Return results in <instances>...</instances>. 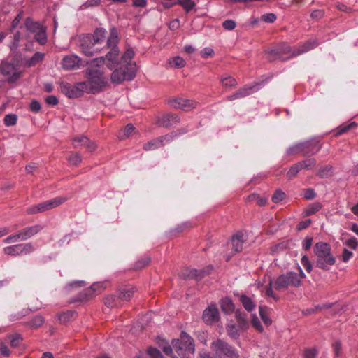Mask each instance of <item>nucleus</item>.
<instances>
[{"label":"nucleus","instance_id":"f257e3e1","mask_svg":"<svg viewBox=\"0 0 358 358\" xmlns=\"http://www.w3.org/2000/svg\"><path fill=\"white\" fill-rule=\"evenodd\" d=\"M317 45L318 42L316 39H310L307 41L293 50L288 44L282 43L279 44L275 48H273L268 52V59L270 61H273L278 58L280 59L283 55L288 53L290 54V56L288 57L287 59H290L292 57L303 54L310 50H313Z\"/></svg>","mask_w":358,"mask_h":358},{"label":"nucleus","instance_id":"f03ea898","mask_svg":"<svg viewBox=\"0 0 358 358\" xmlns=\"http://www.w3.org/2000/svg\"><path fill=\"white\" fill-rule=\"evenodd\" d=\"M299 273L289 271L279 275L274 280V289L278 291L287 290L289 287L297 288L302 285V282L306 278V274L298 266Z\"/></svg>","mask_w":358,"mask_h":358},{"label":"nucleus","instance_id":"7ed1b4c3","mask_svg":"<svg viewBox=\"0 0 358 358\" xmlns=\"http://www.w3.org/2000/svg\"><path fill=\"white\" fill-rule=\"evenodd\" d=\"M313 252L315 256V265L317 267L327 271L330 266L336 263V258L331 253V248L329 244L324 242H318L313 247Z\"/></svg>","mask_w":358,"mask_h":358},{"label":"nucleus","instance_id":"20e7f679","mask_svg":"<svg viewBox=\"0 0 358 358\" xmlns=\"http://www.w3.org/2000/svg\"><path fill=\"white\" fill-rule=\"evenodd\" d=\"M87 75V80L81 83L85 84L84 92L95 93L102 90L108 85V79L100 69H89Z\"/></svg>","mask_w":358,"mask_h":358},{"label":"nucleus","instance_id":"39448f33","mask_svg":"<svg viewBox=\"0 0 358 358\" xmlns=\"http://www.w3.org/2000/svg\"><path fill=\"white\" fill-rule=\"evenodd\" d=\"M172 346L181 358H192L195 350L194 340L185 332L181 333L180 339L173 341Z\"/></svg>","mask_w":358,"mask_h":358},{"label":"nucleus","instance_id":"423d86ee","mask_svg":"<svg viewBox=\"0 0 358 358\" xmlns=\"http://www.w3.org/2000/svg\"><path fill=\"white\" fill-rule=\"evenodd\" d=\"M214 358H238V351L228 343L217 339L211 343Z\"/></svg>","mask_w":358,"mask_h":358},{"label":"nucleus","instance_id":"0eeeda50","mask_svg":"<svg viewBox=\"0 0 358 358\" xmlns=\"http://www.w3.org/2000/svg\"><path fill=\"white\" fill-rule=\"evenodd\" d=\"M25 27L30 33L34 34V39L41 45L46 43L48 38L46 34V29L38 22L33 21L30 18H27L24 23Z\"/></svg>","mask_w":358,"mask_h":358},{"label":"nucleus","instance_id":"6e6552de","mask_svg":"<svg viewBox=\"0 0 358 358\" xmlns=\"http://www.w3.org/2000/svg\"><path fill=\"white\" fill-rule=\"evenodd\" d=\"M66 201V197L60 196L55 198L52 200L45 201L38 203L35 206H31L27 209L28 214H35L42 213L48 210L56 208L61 204L64 203Z\"/></svg>","mask_w":358,"mask_h":358},{"label":"nucleus","instance_id":"1a4fd4ad","mask_svg":"<svg viewBox=\"0 0 358 358\" xmlns=\"http://www.w3.org/2000/svg\"><path fill=\"white\" fill-rule=\"evenodd\" d=\"M134 76L135 72L129 65H122L113 71L110 80L114 84H120L124 80H131Z\"/></svg>","mask_w":358,"mask_h":358},{"label":"nucleus","instance_id":"9d476101","mask_svg":"<svg viewBox=\"0 0 358 358\" xmlns=\"http://www.w3.org/2000/svg\"><path fill=\"white\" fill-rule=\"evenodd\" d=\"M118 42V33L115 28L110 29V36L107 41L108 48L110 49V52L106 54V58L111 62H115L119 55V50L117 48Z\"/></svg>","mask_w":358,"mask_h":358},{"label":"nucleus","instance_id":"9b49d317","mask_svg":"<svg viewBox=\"0 0 358 358\" xmlns=\"http://www.w3.org/2000/svg\"><path fill=\"white\" fill-rule=\"evenodd\" d=\"M95 45L90 34L80 36L77 41V45L81 52L87 57H92L94 55L95 50L93 47Z\"/></svg>","mask_w":358,"mask_h":358},{"label":"nucleus","instance_id":"f8f14e48","mask_svg":"<svg viewBox=\"0 0 358 358\" xmlns=\"http://www.w3.org/2000/svg\"><path fill=\"white\" fill-rule=\"evenodd\" d=\"M85 83H78L74 86H71L66 82H61L59 84L61 92L69 98H77L82 95L84 92Z\"/></svg>","mask_w":358,"mask_h":358},{"label":"nucleus","instance_id":"ddd939ff","mask_svg":"<svg viewBox=\"0 0 358 358\" xmlns=\"http://www.w3.org/2000/svg\"><path fill=\"white\" fill-rule=\"evenodd\" d=\"M169 103L174 108L181 109L185 111L194 108L196 106V103L195 101L183 98L170 99L169 101Z\"/></svg>","mask_w":358,"mask_h":358},{"label":"nucleus","instance_id":"4468645a","mask_svg":"<svg viewBox=\"0 0 358 358\" xmlns=\"http://www.w3.org/2000/svg\"><path fill=\"white\" fill-rule=\"evenodd\" d=\"M62 67L66 70H73L84 66L81 59L75 55H67L62 61Z\"/></svg>","mask_w":358,"mask_h":358},{"label":"nucleus","instance_id":"2eb2a0df","mask_svg":"<svg viewBox=\"0 0 358 358\" xmlns=\"http://www.w3.org/2000/svg\"><path fill=\"white\" fill-rule=\"evenodd\" d=\"M212 269V266L207 267L206 270L201 271L187 268L182 271V276L185 278H195L196 280H200L205 275L209 274Z\"/></svg>","mask_w":358,"mask_h":358},{"label":"nucleus","instance_id":"dca6fc26","mask_svg":"<svg viewBox=\"0 0 358 358\" xmlns=\"http://www.w3.org/2000/svg\"><path fill=\"white\" fill-rule=\"evenodd\" d=\"M302 153L303 156H311L316 154L321 149V145L316 140H310L301 143Z\"/></svg>","mask_w":358,"mask_h":358},{"label":"nucleus","instance_id":"f3484780","mask_svg":"<svg viewBox=\"0 0 358 358\" xmlns=\"http://www.w3.org/2000/svg\"><path fill=\"white\" fill-rule=\"evenodd\" d=\"M219 318V311L215 305L210 306L203 311V320L208 324H212L217 322Z\"/></svg>","mask_w":358,"mask_h":358},{"label":"nucleus","instance_id":"a211bd4d","mask_svg":"<svg viewBox=\"0 0 358 358\" xmlns=\"http://www.w3.org/2000/svg\"><path fill=\"white\" fill-rule=\"evenodd\" d=\"M180 119L178 115L175 114L168 113L162 115L158 117L157 124L159 126L170 128L178 123H179Z\"/></svg>","mask_w":358,"mask_h":358},{"label":"nucleus","instance_id":"6ab92c4d","mask_svg":"<svg viewBox=\"0 0 358 358\" xmlns=\"http://www.w3.org/2000/svg\"><path fill=\"white\" fill-rule=\"evenodd\" d=\"M259 89V84L244 87L237 90L232 95L228 96L227 100L233 101L236 99L243 98L254 93L255 92H257Z\"/></svg>","mask_w":358,"mask_h":358},{"label":"nucleus","instance_id":"aec40b11","mask_svg":"<svg viewBox=\"0 0 358 358\" xmlns=\"http://www.w3.org/2000/svg\"><path fill=\"white\" fill-rule=\"evenodd\" d=\"M43 229V227L41 224H36L34 226L28 227L19 231L20 240L21 241H26L33 236L37 234Z\"/></svg>","mask_w":358,"mask_h":358},{"label":"nucleus","instance_id":"412c9836","mask_svg":"<svg viewBox=\"0 0 358 358\" xmlns=\"http://www.w3.org/2000/svg\"><path fill=\"white\" fill-rule=\"evenodd\" d=\"M246 241V236L241 232H238L232 236L231 244L234 252H240L243 249V245Z\"/></svg>","mask_w":358,"mask_h":358},{"label":"nucleus","instance_id":"4be33fe9","mask_svg":"<svg viewBox=\"0 0 358 358\" xmlns=\"http://www.w3.org/2000/svg\"><path fill=\"white\" fill-rule=\"evenodd\" d=\"M234 317L241 331H245L249 327L248 315L244 311L240 309L236 310L234 311Z\"/></svg>","mask_w":358,"mask_h":358},{"label":"nucleus","instance_id":"5701e85b","mask_svg":"<svg viewBox=\"0 0 358 358\" xmlns=\"http://www.w3.org/2000/svg\"><path fill=\"white\" fill-rule=\"evenodd\" d=\"M73 145L74 148L85 147L90 151H94L96 145L90 141L86 136H78L73 139Z\"/></svg>","mask_w":358,"mask_h":358},{"label":"nucleus","instance_id":"b1692460","mask_svg":"<svg viewBox=\"0 0 358 358\" xmlns=\"http://www.w3.org/2000/svg\"><path fill=\"white\" fill-rule=\"evenodd\" d=\"M239 301L248 312H252L256 308L255 302L245 294H238Z\"/></svg>","mask_w":358,"mask_h":358},{"label":"nucleus","instance_id":"393cba45","mask_svg":"<svg viewBox=\"0 0 358 358\" xmlns=\"http://www.w3.org/2000/svg\"><path fill=\"white\" fill-rule=\"evenodd\" d=\"M44 53L36 52L31 58L24 59V64L27 67L34 66L42 62L44 59Z\"/></svg>","mask_w":358,"mask_h":358},{"label":"nucleus","instance_id":"a878e982","mask_svg":"<svg viewBox=\"0 0 358 358\" xmlns=\"http://www.w3.org/2000/svg\"><path fill=\"white\" fill-rule=\"evenodd\" d=\"M221 309L227 314H229L234 310V304L231 299L226 297L220 301Z\"/></svg>","mask_w":358,"mask_h":358},{"label":"nucleus","instance_id":"bb28decb","mask_svg":"<svg viewBox=\"0 0 358 358\" xmlns=\"http://www.w3.org/2000/svg\"><path fill=\"white\" fill-rule=\"evenodd\" d=\"M227 335L232 339L237 340L239 338L240 333L241 331L238 326L236 327L234 323H229L226 326Z\"/></svg>","mask_w":358,"mask_h":358},{"label":"nucleus","instance_id":"cd10ccee","mask_svg":"<svg viewBox=\"0 0 358 358\" xmlns=\"http://www.w3.org/2000/svg\"><path fill=\"white\" fill-rule=\"evenodd\" d=\"M134 288L128 287L124 288L120 291L118 296L120 301H128L134 295Z\"/></svg>","mask_w":358,"mask_h":358},{"label":"nucleus","instance_id":"c85d7f7f","mask_svg":"<svg viewBox=\"0 0 358 358\" xmlns=\"http://www.w3.org/2000/svg\"><path fill=\"white\" fill-rule=\"evenodd\" d=\"M259 315L264 324L267 326L270 325L272 323V320L268 317V314L270 312V308L266 306H259Z\"/></svg>","mask_w":358,"mask_h":358},{"label":"nucleus","instance_id":"c756f323","mask_svg":"<svg viewBox=\"0 0 358 358\" xmlns=\"http://www.w3.org/2000/svg\"><path fill=\"white\" fill-rule=\"evenodd\" d=\"M333 174V168L331 166L326 165L319 169L317 175L321 178H328Z\"/></svg>","mask_w":358,"mask_h":358},{"label":"nucleus","instance_id":"7c9ffc66","mask_svg":"<svg viewBox=\"0 0 358 358\" xmlns=\"http://www.w3.org/2000/svg\"><path fill=\"white\" fill-rule=\"evenodd\" d=\"M43 323H44L43 317L41 315H36V316L34 317L33 318H31L29 321L27 322L25 324H26V325H27L31 328L37 329V328L40 327L41 326H42Z\"/></svg>","mask_w":358,"mask_h":358},{"label":"nucleus","instance_id":"2f4dec72","mask_svg":"<svg viewBox=\"0 0 358 358\" xmlns=\"http://www.w3.org/2000/svg\"><path fill=\"white\" fill-rule=\"evenodd\" d=\"M104 303L109 308L117 307L121 305L119 297H117L114 295L106 296L104 299Z\"/></svg>","mask_w":358,"mask_h":358},{"label":"nucleus","instance_id":"473e14b6","mask_svg":"<svg viewBox=\"0 0 358 358\" xmlns=\"http://www.w3.org/2000/svg\"><path fill=\"white\" fill-rule=\"evenodd\" d=\"M161 141L159 140V137L154 138L151 140L150 141L148 142L143 145V149L146 151L152 150L155 149H157L159 147H162L161 145Z\"/></svg>","mask_w":358,"mask_h":358},{"label":"nucleus","instance_id":"72a5a7b5","mask_svg":"<svg viewBox=\"0 0 358 358\" xmlns=\"http://www.w3.org/2000/svg\"><path fill=\"white\" fill-rule=\"evenodd\" d=\"M220 81L225 87H233L237 85L236 79L229 76H222Z\"/></svg>","mask_w":358,"mask_h":358},{"label":"nucleus","instance_id":"f704fd0d","mask_svg":"<svg viewBox=\"0 0 358 358\" xmlns=\"http://www.w3.org/2000/svg\"><path fill=\"white\" fill-rule=\"evenodd\" d=\"M169 64L172 67L182 68L185 66L186 62L183 58L176 56L169 59Z\"/></svg>","mask_w":358,"mask_h":358},{"label":"nucleus","instance_id":"c9c22d12","mask_svg":"<svg viewBox=\"0 0 358 358\" xmlns=\"http://www.w3.org/2000/svg\"><path fill=\"white\" fill-rule=\"evenodd\" d=\"M4 254L11 256L20 255L19 244L7 246L3 248Z\"/></svg>","mask_w":358,"mask_h":358},{"label":"nucleus","instance_id":"e433bc0d","mask_svg":"<svg viewBox=\"0 0 358 358\" xmlns=\"http://www.w3.org/2000/svg\"><path fill=\"white\" fill-rule=\"evenodd\" d=\"M176 138H178V133L174 131H172L168 134L159 137V140L162 141V146H164L165 144L173 141Z\"/></svg>","mask_w":358,"mask_h":358},{"label":"nucleus","instance_id":"4c0bfd02","mask_svg":"<svg viewBox=\"0 0 358 358\" xmlns=\"http://www.w3.org/2000/svg\"><path fill=\"white\" fill-rule=\"evenodd\" d=\"M322 208V204L319 202H315L310 204L306 209L305 213L307 216H310L317 213Z\"/></svg>","mask_w":358,"mask_h":358},{"label":"nucleus","instance_id":"58836bf2","mask_svg":"<svg viewBox=\"0 0 358 358\" xmlns=\"http://www.w3.org/2000/svg\"><path fill=\"white\" fill-rule=\"evenodd\" d=\"M106 30L103 29H99L95 31L93 35H92L93 38V42L95 44H98L103 41L105 38Z\"/></svg>","mask_w":358,"mask_h":358},{"label":"nucleus","instance_id":"ea45409f","mask_svg":"<svg viewBox=\"0 0 358 358\" xmlns=\"http://www.w3.org/2000/svg\"><path fill=\"white\" fill-rule=\"evenodd\" d=\"M20 253L21 255H28L34 250V247L31 243L19 244Z\"/></svg>","mask_w":358,"mask_h":358},{"label":"nucleus","instance_id":"a19ab883","mask_svg":"<svg viewBox=\"0 0 358 358\" xmlns=\"http://www.w3.org/2000/svg\"><path fill=\"white\" fill-rule=\"evenodd\" d=\"M299 153H302L301 143L290 146L286 151L287 155H295Z\"/></svg>","mask_w":358,"mask_h":358},{"label":"nucleus","instance_id":"79ce46f5","mask_svg":"<svg viewBox=\"0 0 358 358\" xmlns=\"http://www.w3.org/2000/svg\"><path fill=\"white\" fill-rule=\"evenodd\" d=\"M274 288V280L270 279L268 286L266 289L265 294L267 296L277 301L278 299V296L276 294L274 293L273 289Z\"/></svg>","mask_w":358,"mask_h":358},{"label":"nucleus","instance_id":"37998d69","mask_svg":"<svg viewBox=\"0 0 358 358\" xmlns=\"http://www.w3.org/2000/svg\"><path fill=\"white\" fill-rule=\"evenodd\" d=\"M17 120V116L15 114H8L4 117L3 122L6 126L10 127L15 125Z\"/></svg>","mask_w":358,"mask_h":358},{"label":"nucleus","instance_id":"c03bdc74","mask_svg":"<svg viewBox=\"0 0 358 358\" xmlns=\"http://www.w3.org/2000/svg\"><path fill=\"white\" fill-rule=\"evenodd\" d=\"M301 170L298 163L292 165L287 173V177L289 179L294 178L299 171Z\"/></svg>","mask_w":358,"mask_h":358},{"label":"nucleus","instance_id":"a18cd8bd","mask_svg":"<svg viewBox=\"0 0 358 358\" xmlns=\"http://www.w3.org/2000/svg\"><path fill=\"white\" fill-rule=\"evenodd\" d=\"M298 164L299 165L301 169H308L311 168L312 166H315L316 161L315 159H308L301 161V162H298Z\"/></svg>","mask_w":358,"mask_h":358},{"label":"nucleus","instance_id":"49530a36","mask_svg":"<svg viewBox=\"0 0 358 358\" xmlns=\"http://www.w3.org/2000/svg\"><path fill=\"white\" fill-rule=\"evenodd\" d=\"M178 3L182 6L187 12H189L195 6V3L192 0H178Z\"/></svg>","mask_w":358,"mask_h":358},{"label":"nucleus","instance_id":"de8ad7c7","mask_svg":"<svg viewBox=\"0 0 358 358\" xmlns=\"http://www.w3.org/2000/svg\"><path fill=\"white\" fill-rule=\"evenodd\" d=\"M356 126H357V124L355 122H351L347 125H342L338 129V130L336 131V135L337 136L342 135V134L346 133L347 131H348L352 128H355Z\"/></svg>","mask_w":358,"mask_h":358},{"label":"nucleus","instance_id":"09e8293b","mask_svg":"<svg viewBox=\"0 0 358 358\" xmlns=\"http://www.w3.org/2000/svg\"><path fill=\"white\" fill-rule=\"evenodd\" d=\"M134 129L135 128L131 124H128L124 127L122 133L120 134V138L123 139L126 137H128L134 131Z\"/></svg>","mask_w":358,"mask_h":358},{"label":"nucleus","instance_id":"8fccbe9b","mask_svg":"<svg viewBox=\"0 0 358 358\" xmlns=\"http://www.w3.org/2000/svg\"><path fill=\"white\" fill-rule=\"evenodd\" d=\"M302 266L305 268L308 273H310L313 270V266L306 255H303L301 259Z\"/></svg>","mask_w":358,"mask_h":358},{"label":"nucleus","instance_id":"3c124183","mask_svg":"<svg viewBox=\"0 0 358 358\" xmlns=\"http://www.w3.org/2000/svg\"><path fill=\"white\" fill-rule=\"evenodd\" d=\"M10 345L13 348L19 346L22 341V338L20 334H15L10 336Z\"/></svg>","mask_w":358,"mask_h":358},{"label":"nucleus","instance_id":"603ef678","mask_svg":"<svg viewBox=\"0 0 358 358\" xmlns=\"http://www.w3.org/2000/svg\"><path fill=\"white\" fill-rule=\"evenodd\" d=\"M134 55V52L131 49H127L121 58L122 63H126V65H128L129 62L133 58Z\"/></svg>","mask_w":358,"mask_h":358},{"label":"nucleus","instance_id":"864d4df0","mask_svg":"<svg viewBox=\"0 0 358 358\" xmlns=\"http://www.w3.org/2000/svg\"><path fill=\"white\" fill-rule=\"evenodd\" d=\"M68 161L71 165H78L81 162V157L78 153H72L69 157Z\"/></svg>","mask_w":358,"mask_h":358},{"label":"nucleus","instance_id":"5fc2aeb1","mask_svg":"<svg viewBox=\"0 0 358 358\" xmlns=\"http://www.w3.org/2000/svg\"><path fill=\"white\" fill-rule=\"evenodd\" d=\"M251 323L252 327H255L257 330L260 332L263 331V327L256 315H252Z\"/></svg>","mask_w":358,"mask_h":358},{"label":"nucleus","instance_id":"6e6d98bb","mask_svg":"<svg viewBox=\"0 0 358 358\" xmlns=\"http://www.w3.org/2000/svg\"><path fill=\"white\" fill-rule=\"evenodd\" d=\"M285 198V194L281 190H277L272 196V201L275 203H280Z\"/></svg>","mask_w":358,"mask_h":358},{"label":"nucleus","instance_id":"4d7b16f0","mask_svg":"<svg viewBox=\"0 0 358 358\" xmlns=\"http://www.w3.org/2000/svg\"><path fill=\"white\" fill-rule=\"evenodd\" d=\"M150 262V259L148 257H144L140 260H138L135 265L136 268L137 269H141L148 265V264Z\"/></svg>","mask_w":358,"mask_h":358},{"label":"nucleus","instance_id":"13d9d810","mask_svg":"<svg viewBox=\"0 0 358 358\" xmlns=\"http://www.w3.org/2000/svg\"><path fill=\"white\" fill-rule=\"evenodd\" d=\"M17 241H21V240H20V235H19L18 232L15 234L8 236L3 241V242L6 244L15 243V242H17Z\"/></svg>","mask_w":358,"mask_h":358},{"label":"nucleus","instance_id":"bf43d9fd","mask_svg":"<svg viewBox=\"0 0 358 358\" xmlns=\"http://www.w3.org/2000/svg\"><path fill=\"white\" fill-rule=\"evenodd\" d=\"M74 313L72 311H68L66 313H64L62 314H60L58 316V318L60 322H66L69 321L71 317H73Z\"/></svg>","mask_w":358,"mask_h":358},{"label":"nucleus","instance_id":"052dcab7","mask_svg":"<svg viewBox=\"0 0 358 358\" xmlns=\"http://www.w3.org/2000/svg\"><path fill=\"white\" fill-rule=\"evenodd\" d=\"M303 195L306 199L311 200L315 197L316 194L313 189L309 188V189H306L303 191Z\"/></svg>","mask_w":358,"mask_h":358},{"label":"nucleus","instance_id":"680f3d73","mask_svg":"<svg viewBox=\"0 0 358 358\" xmlns=\"http://www.w3.org/2000/svg\"><path fill=\"white\" fill-rule=\"evenodd\" d=\"M200 54L203 58H208L213 55L214 50L211 48L206 47L201 51Z\"/></svg>","mask_w":358,"mask_h":358},{"label":"nucleus","instance_id":"e2e57ef3","mask_svg":"<svg viewBox=\"0 0 358 358\" xmlns=\"http://www.w3.org/2000/svg\"><path fill=\"white\" fill-rule=\"evenodd\" d=\"M148 354L152 357V358H164L163 355H162L161 352L155 348H150L148 349Z\"/></svg>","mask_w":358,"mask_h":358},{"label":"nucleus","instance_id":"0e129e2a","mask_svg":"<svg viewBox=\"0 0 358 358\" xmlns=\"http://www.w3.org/2000/svg\"><path fill=\"white\" fill-rule=\"evenodd\" d=\"M106 59H107L106 57H100L95 58L92 61L91 64L93 67H99L104 64Z\"/></svg>","mask_w":358,"mask_h":358},{"label":"nucleus","instance_id":"69168bd1","mask_svg":"<svg viewBox=\"0 0 358 358\" xmlns=\"http://www.w3.org/2000/svg\"><path fill=\"white\" fill-rule=\"evenodd\" d=\"M262 20L266 22L272 23L276 20V15L273 13H267L262 16Z\"/></svg>","mask_w":358,"mask_h":358},{"label":"nucleus","instance_id":"338daca9","mask_svg":"<svg viewBox=\"0 0 358 358\" xmlns=\"http://www.w3.org/2000/svg\"><path fill=\"white\" fill-rule=\"evenodd\" d=\"M222 26L227 30H233L236 27V22L232 20H227L222 23Z\"/></svg>","mask_w":358,"mask_h":358},{"label":"nucleus","instance_id":"774afa93","mask_svg":"<svg viewBox=\"0 0 358 358\" xmlns=\"http://www.w3.org/2000/svg\"><path fill=\"white\" fill-rule=\"evenodd\" d=\"M317 351L315 349H307L304 352V358H315Z\"/></svg>","mask_w":358,"mask_h":358}]
</instances>
